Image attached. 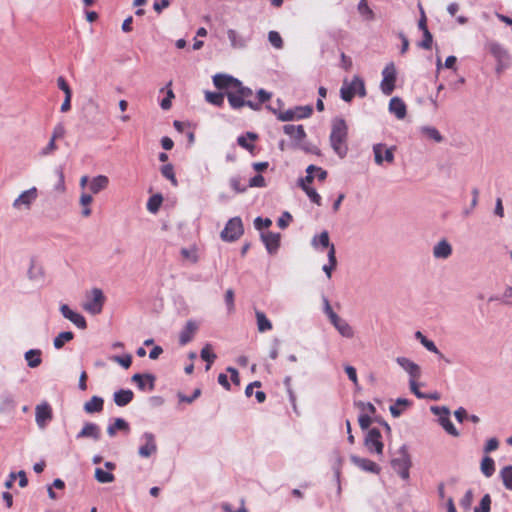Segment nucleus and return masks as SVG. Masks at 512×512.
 Instances as JSON below:
<instances>
[{"label": "nucleus", "instance_id": "f257e3e1", "mask_svg": "<svg viewBox=\"0 0 512 512\" xmlns=\"http://www.w3.org/2000/svg\"><path fill=\"white\" fill-rule=\"evenodd\" d=\"M253 92L250 88L244 87L241 82L238 83V87L232 89L230 92H226L229 104L234 109H239L243 106H249L253 110H259V105L254 104L250 100Z\"/></svg>", "mask_w": 512, "mask_h": 512}, {"label": "nucleus", "instance_id": "f03ea898", "mask_svg": "<svg viewBox=\"0 0 512 512\" xmlns=\"http://www.w3.org/2000/svg\"><path fill=\"white\" fill-rule=\"evenodd\" d=\"M347 125L344 120L340 119L333 123L330 134V142L333 150L341 157L347 154Z\"/></svg>", "mask_w": 512, "mask_h": 512}, {"label": "nucleus", "instance_id": "7ed1b4c3", "mask_svg": "<svg viewBox=\"0 0 512 512\" xmlns=\"http://www.w3.org/2000/svg\"><path fill=\"white\" fill-rule=\"evenodd\" d=\"M486 49L496 59V71L498 73L508 67L510 62V55L507 49H505L501 44L491 41L487 43Z\"/></svg>", "mask_w": 512, "mask_h": 512}, {"label": "nucleus", "instance_id": "20e7f679", "mask_svg": "<svg viewBox=\"0 0 512 512\" xmlns=\"http://www.w3.org/2000/svg\"><path fill=\"white\" fill-rule=\"evenodd\" d=\"M340 92L341 98L346 102L351 101L356 94L364 97L366 95L364 81L359 76H354L350 84L346 85L344 82Z\"/></svg>", "mask_w": 512, "mask_h": 512}, {"label": "nucleus", "instance_id": "39448f33", "mask_svg": "<svg viewBox=\"0 0 512 512\" xmlns=\"http://www.w3.org/2000/svg\"><path fill=\"white\" fill-rule=\"evenodd\" d=\"M244 232L243 223L241 218L234 217L230 219L223 231L221 232V237L225 241H235L239 239Z\"/></svg>", "mask_w": 512, "mask_h": 512}, {"label": "nucleus", "instance_id": "423d86ee", "mask_svg": "<svg viewBox=\"0 0 512 512\" xmlns=\"http://www.w3.org/2000/svg\"><path fill=\"white\" fill-rule=\"evenodd\" d=\"M364 445L370 453L383 454L384 444L382 442V435L377 428H372L368 431L364 439Z\"/></svg>", "mask_w": 512, "mask_h": 512}, {"label": "nucleus", "instance_id": "0eeeda50", "mask_svg": "<svg viewBox=\"0 0 512 512\" xmlns=\"http://www.w3.org/2000/svg\"><path fill=\"white\" fill-rule=\"evenodd\" d=\"M393 469L403 479L409 478V469L411 466L410 457L404 447L399 451V456L391 461Z\"/></svg>", "mask_w": 512, "mask_h": 512}, {"label": "nucleus", "instance_id": "6e6552de", "mask_svg": "<svg viewBox=\"0 0 512 512\" xmlns=\"http://www.w3.org/2000/svg\"><path fill=\"white\" fill-rule=\"evenodd\" d=\"M381 90L385 95H390L395 89L396 69L393 63L386 65L382 71Z\"/></svg>", "mask_w": 512, "mask_h": 512}, {"label": "nucleus", "instance_id": "1a4fd4ad", "mask_svg": "<svg viewBox=\"0 0 512 512\" xmlns=\"http://www.w3.org/2000/svg\"><path fill=\"white\" fill-rule=\"evenodd\" d=\"M104 302H105V296H104L102 290H100L98 288H94L91 291V299L88 300L83 305V308L92 314H99L102 311Z\"/></svg>", "mask_w": 512, "mask_h": 512}, {"label": "nucleus", "instance_id": "9d476101", "mask_svg": "<svg viewBox=\"0 0 512 512\" xmlns=\"http://www.w3.org/2000/svg\"><path fill=\"white\" fill-rule=\"evenodd\" d=\"M60 312L64 318L71 321L77 328L82 330L87 328V322L84 316L73 311L67 304H62L60 306Z\"/></svg>", "mask_w": 512, "mask_h": 512}, {"label": "nucleus", "instance_id": "9b49d317", "mask_svg": "<svg viewBox=\"0 0 512 512\" xmlns=\"http://www.w3.org/2000/svg\"><path fill=\"white\" fill-rule=\"evenodd\" d=\"M141 439L144 441V444L141 445L138 450V454L141 457L148 458L157 452L155 436L152 433H144Z\"/></svg>", "mask_w": 512, "mask_h": 512}, {"label": "nucleus", "instance_id": "f8f14e48", "mask_svg": "<svg viewBox=\"0 0 512 512\" xmlns=\"http://www.w3.org/2000/svg\"><path fill=\"white\" fill-rule=\"evenodd\" d=\"M38 196L37 189L32 187L24 192H22L13 202V207L16 209H20L25 207L29 209L31 204L36 200Z\"/></svg>", "mask_w": 512, "mask_h": 512}, {"label": "nucleus", "instance_id": "ddd939ff", "mask_svg": "<svg viewBox=\"0 0 512 512\" xmlns=\"http://www.w3.org/2000/svg\"><path fill=\"white\" fill-rule=\"evenodd\" d=\"M394 149L387 148L384 144H376L373 147L375 162L381 165L384 161L391 164L394 160Z\"/></svg>", "mask_w": 512, "mask_h": 512}, {"label": "nucleus", "instance_id": "4468645a", "mask_svg": "<svg viewBox=\"0 0 512 512\" xmlns=\"http://www.w3.org/2000/svg\"><path fill=\"white\" fill-rule=\"evenodd\" d=\"M36 423L40 428H44L52 420V408L48 403H42L36 406Z\"/></svg>", "mask_w": 512, "mask_h": 512}, {"label": "nucleus", "instance_id": "2eb2a0df", "mask_svg": "<svg viewBox=\"0 0 512 512\" xmlns=\"http://www.w3.org/2000/svg\"><path fill=\"white\" fill-rule=\"evenodd\" d=\"M239 82L236 78L225 74H217L213 77L214 85L220 90H226V92L237 88Z\"/></svg>", "mask_w": 512, "mask_h": 512}, {"label": "nucleus", "instance_id": "dca6fc26", "mask_svg": "<svg viewBox=\"0 0 512 512\" xmlns=\"http://www.w3.org/2000/svg\"><path fill=\"white\" fill-rule=\"evenodd\" d=\"M261 238L265 244L267 251L270 254H274L277 252V250L280 246V234L279 233H273V232L262 233Z\"/></svg>", "mask_w": 512, "mask_h": 512}, {"label": "nucleus", "instance_id": "f3484780", "mask_svg": "<svg viewBox=\"0 0 512 512\" xmlns=\"http://www.w3.org/2000/svg\"><path fill=\"white\" fill-rule=\"evenodd\" d=\"M100 436H101L100 427L95 423L88 422L83 426L81 431L77 434L76 438L77 439L92 438L93 440L97 441L100 439Z\"/></svg>", "mask_w": 512, "mask_h": 512}, {"label": "nucleus", "instance_id": "a211bd4d", "mask_svg": "<svg viewBox=\"0 0 512 512\" xmlns=\"http://www.w3.org/2000/svg\"><path fill=\"white\" fill-rule=\"evenodd\" d=\"M396 361L410 375V379L420 378L421 369L416 363L405 357H398Z\"/></svg>", "mask_w": 512, "mask_h": 512}, {"label": "nucleus", "instance_id": "6ab92c4d", "mask_svg": "<svg viewBox=\"0 0 512 512\" xmlns=\"http://www.w3.org/2000/svg\"><path fill=\"white\" fill-rule=\"evenodd\" d=\"M351 461L360 469L378 474L380 472V467L372 460L367 458H361L359 456H351Z\"/></svg>", "mask_w": 512, "mask_h": 512}, {"label": "nucleus", "instance_id": "aec40b11", "mask_svg": "<svg viewBox=\"0 0 512 512\" xmlns=\"http://www.w3.org/2000/svg\"><path fill=\"white\" fill-rule=\"evenodd\" d=\"M283 131L285 134L290 136L297 144L302 142V140L306 137V132L304 130L303 125H293L287 124L284 125Z\"/></svg>", "mask_w": 512, "mask_h": 512}, {"label": "nucleus", "instance_id": "412c9836", "mask_svg": "<svg viewBox=\"0 0 512 512\" xmlns=\"http://www.w3.org/2000/svg\"><path fill=\"white\" fill-rule=\"evenodd\" d=\"M197 330L198 325L194 321L189 320L179 335L180 344L186 345L187 343H189L194 337Z\"/></svg>", "mask_w": 512, "mask_h": 512}, {"label": "nucleus", "instance_id": "4be33fe9", "mask_svg": "<svg viewBox=\"0 0 512 512\" xmlns=\"http://www.w3.org/2000/svg\"><path fill=\"white\" fill-rule=\"evenodd\" d=\"M331 323L343 337L352 338L354 336L353 328L346 320L340 318L339 316L331 321Z\"/></svg>", "mask_w": 512, "mask_h": 512}, {"label": "nucleus", "instance_id": "5701e85b", "mask_svg": "<svg viewBox=\"0 0 512 512\" xmlns=\"http://www.w3.org/2000/svg\"><path fill=\"white\" fill-rule=\"evenodd\" d=\"M389 110L393 113L398 119H403L406 116V105L398 97H393L389 102Z\"/></svg>", "mask_w": 512, "mask_h": 512}, {"label": "nucleus", "instance_id": "b1692460", "mask_svg": "<svg viewBox=\"0 0 512 512\" xmlns=\"http://www.w3.org/2000/svg\"><path fill=\"white\" fill-rule=\"evenodd\" d=\"M109 185V179L105 175H98L94 177L89 184V189L93 194H98L105 190Z\"/></svg>", "mask_w": 512, "mask_h": 512}, {"label": "nucleus", "instance_id": "393cba45", "mask_svg": "<svg viewBox=\"0 0 512 512\" xmlns=\"http://www.w3.org/2000/svg\"><path fill=\"white\" fill-rule=\"evenodd\" d=\"M452 254V247L446 241H440L433 249V255L435 258L446 259Z\"/></svg>", "mask_w": 512, "mask_h": 512}, {"label": "nucleus", "instance_id": "a878e982", "mask_svg": "<svg viewBox=\"0 0 512 512\" xmlns=\"http://www.w3.org/2000/svg\"><path fill=\"white\" fill-rule=\"evenodd\" d=\"M134 394L131 390L121 389L114 393V402L117 406L123 407L133 400Z\"/></svg>", "mask_w": 512, "mask_h": 512}, {"label": "nucleus", "instance_id": "bb28decb", "mask_svg": "<svg viewBox=\"0 0 512 512\" xmlns=\"http://www.w3.org/2000/svg\"><path fill=\"white\" fill-rule=\"evenodd\" d=\"M104 400L99 396H93L89 401L84 404L86 413H99L103 410Z\"/></svg>", "mask_w": 512, "mask_h": 512}, {"label": "nucleus", "instance_id": "cd10ccee", "mask_svg": "<svg viewBox=\"0 0 512 512\" xmlns=\"http://www.w3.org/2000/svg\"><path fill=\"white\" fill-rule=\"evenodd\" d=\"M257 328L260 333L272 330L273 326L271 321L266 317L265 313L259 310L255 311Z\"/></svg>", "mask_w": 512, "mask_h": 512}, {"label": "nucleus", "instance_id": "c85d7f7f", "mask_svg": "<svg viewBox=\"0 0 512 512\" xmlns=\"http://www.w3.org/2000/svg\"><path fill=\"white\" fill-rule=\"evenodd\" d=\"M132 381L135 382L140 390H144L146 381L149 382V390L154 389V377L150 374H135L132 377Z\"/></svg>", "mask_w": 512, "mask_h": 512}, {"label": "nucleus", "instance_id": "c756f323", "mask_svg": "<svg viewBox=\"0 0 512 512\" xmlns=\"http://www.w3.org/2000/svg\"><path fill=\"white\" fill-rule=\"evenodd\" d=\"M201 358L207 362L206 370H209L214 363L215 359L217 358L216 354L212 351V345L207 343L204 345V347L201 350L200 353Z\"/></svg>", "mask_w": 512, "mask_h": 512}, {"label": "nucleus", "instance_id": "7c9ffc66", "mask_svg": "<svg viewBox=\"0 0 512 512\" xmlns=\"http://www.w3.org/2000/svg\"><path fill=\"white\" fill-rule=\"evenodd\" d=\"M25 359L28 363V366L31 368L38 367L41 362V351L37 349H31L25 353Z\"/></svg>", "mask_w": 512, "mask_h": 512}, {"label": "nucleus", "instance_id": "2f4dec72", "mask_svg": "<svg viewBox=\"0 0 512 512\" xmlns=\"http://www.w3.org/2000/svg\"><path fill=\"white\" fill-rule=\"evenodd\" d=\"M481 472L487 478L495 473V462L490 456H485L480 465Z\"/></svg>", "mask_w": 512, "mask_h": 512}, {"label": "nucleus", "instance_id": "473e14b6", "mask_svg": "<svg viewBox=\"0 0 512 512\" xmlns=\"http://www.w3.org/2000/svg\"><path fill=\"white\" fill-rule=\"evenodd\" d=\"M74 333L71 331H65L59 333L53 340V345L56 349H61L65 345V343L73 340Z\"/></svg>", "mask_w": 512, "mask_h": 512}, {"label": "nucleus", "instance_id": "72a5a7b5", "mask_svg": "<svg viewBox=\"0 0 512 512\" xmlns=\"http://www.w3.org/2000/svg\"><path fill=\"white\" fill-rule=\"evenodd\" d=\"M410 404L409 400L399 398L394 405L390 406V412L394 417H399Z\"/></svg>", "mask_w": 512, "mask_h": 512}, {"label": "nucleus", "instance_id": "f704fd0d", "mask_svg": "<svg viewBox=\"0 0 512 512\" xmlns=\"http://www.w3.org/2000/svg\"><path fill=\"white\" fill-rule=\"evenodd\" d=\"M118 430H129L128 423L122 418L115 419L114 423L108 426L107 433L109 436L113 437Z\"/></svg>", "mask_w": 512, "mask_h": 512}, {"label": "nucleus", "instance_id": "c9c22d12", "mask_svg": "<svg viewBox=\"0 0 512 512\" xmlns=\"http://www.w3.org/2000/svg\"><path fill=\"white\" fill-rule=\"evenodd\" d=\"M500 478L504 487L512 491V465L505 466L500 470Z\"/></svg>", "mask_w": 512, "mask_h": 512}, {"label": "nucleus", "instance_id": "e433bc0d", "mask_svg": "<svg viewBox=\"0 0 512 512\" xmlns=\"http://www.w3.org/2000/svg\"><path fill=\"white\" fill-rule=\"evenodd\" d=\"M180 253H181L182 258L184 260L188 261L189 263L195 264L199 260L196 247L182 248Z\"/></svg>", "mask_w": 512, "mask_h": 512}, {"label": "nucleus", "instance_id": "4c0bfd02", "mask_svg": "<svg viewBox=\"0 0 512 512\" xmlns=\"http://www.w3.org/2000/svg\"><path fill=\"white\" fill-rule=\"evenodd\" d=\"M257 138L254 133L248 132L246 136H239L237 139L238 144L249 151L254 149L252 142Z\"/></svg>", "mask_w": 512, "mask_h": 512}, {"label": "nucleus", "instance_id": "58836bf2", "mask_svg": "<svg viewBox=\"0 0 512 512\" xmlns=\"http://www.w3.org/2000/svg\"><path fill=\"white\" fill-rule=\"evenodd\" d=\"M162 201L163 198L160 194L151 196L147 202V210L151 213H156L159 210Z\"/></svg>", "mask_w": 512, "mask_h": 512}, {"label": "nucleus", "instance_id": "ea45409f", "mask_svg": "<svg viewBox=\"0 0 512 512\" xmlns=\"http://www.w3.org/2000/svg\"><path fill=\"white\" fill-rule=\"evenodd\" d=\"M227 36L232 47L242 48L245 46L244 40L238 35V33L235 30L229 29L227 31Z\"/></svg>", "mask_w": 512, "mask_h": 512}, {"label": "nucleus", "instance_id": "a19ab883", "mask_svg": "<svg viewBox=\"0 0 512 512\" xmlns=\"http://www.w3.org/2000/svg\"><path fill=\"white\" fill-rule=\"evenodd\" d=\"M416 338L420 340L421 344L430 352L435 354H439V350L434 344L433 341L428 340L420 331H417L415 334Z\"/></svg>", "mask_w": 512, "mask_h": 512}, {"label": "nucleus", "instance_id": "79ce46f5", "mask_svg": "<svg viewBox=\"0 0 512 512\" xmlns=\"http://www.w3.org/2000/svg\"><path fill=\"white\" fill-rule=\"evenodd\" d=\"M95 478L100 483H111L115 479V477L112 473L104 471L101 468H96Z\"/></svg>", "mask_w": 512, "mask_h": 512}, {"label": "nucleus", "instance_id": "37998d69", "mask_svg": "<svg viewBox=\"0 0 512 512\" xmlns=\"http://www.w3.org/2000/svg\"><path fill=\"white\" fill-rule=\"evenodd\" d=\"M172 82L167 84V92L166 97L162 99L160 102V106L163 110H169L172 106V99H174L175 95L173 90L171 89Z\"/></svg>", "mask_w": 512, "mask_h": 512}, {"label": "nucleus", "instance_id": "c03bdc74", "mask_svg": "<svg viewBox=\"0 0 512 512\" xmlns=\"http://www.w3.org/2000/svg\"><path fill=\"white\" fill-rule=\"evenodd\" d=\"M161 174L163 175V177L170 180L173 186H177L178 181L174 173V168L171 164H166L162 166Z\"/></svg>", "mask_w": 512, "mask_h": 512}, {"label": "nucleus", "instance_id": "a18cd8bd", "mask_svg": "<svg viewBox=\"0 0 512 512\" xmlns=\"http://www.w3.org/2000/svg\"><path fill=\"white\" fill-rule=\"evenodd\" d=\"M358 11L367 20L374 19V12L369 7L367 0H360V2L358 4Z\"/></svg>", "mask_w": 512, "mask_h": 512}, {"label": "nucleus", "instance_id": "49530a36", "mask_svg": "<svg viewBox=\"0 0 512 512\" xmlns=\"http://www.w3.org/2000/svg\"><path fill=\"white\" fill-rule=\"evenodd\" d=\"M206 100L218 107H221L224 103V94L216 92H207L205 95Z\"/></svg>", "mask_w": 512, "mask_h": 512}, {"label": "nucleus", "instance_id": "de8ad7c7", "mask_svg": "<svg viewBox=\"0 0 512 512\" xmlns=\"http://www.w3.org/2000/svg\"><path fill=\"white\" fill-rule=\"evenodd\" d=\"M312 243L315 246L320 244L323 248H330L332 245L327 231H323L318 236L314 237Z\"/></svg>", "mask_w": 512, "mask_h": 512}, {"label": "nucleus", "instance_id": "09e8293b", "mask_svg": "<svg viewBox=\"0 0 512 512\" xmlns=\"http://www.w3.org/2000/svg\"><path fill=\"white\" fill-rule=\"evenodd\" d=\"M293 109V113L297 115V120L308 118L311 116L313 109L311 106H297Z\"/></svg>", "mask_w": 512, "mask_h": 512}, {"label": "nucleus", "instance_id": "8fccbe9b", "mask_svg": "<svg viewBox=\"0 0 512 512\" xmlns=\"http://www.w3.org/2000/svg\"><path fill=\"white\" fill-rule=\"evenodd\" d=\"M93 198L90 194L83 193L80 197V203L84 207L82 214L84 217H88L91 215V209L89 205L92 203Z\"/></svg>", "mask_w": 512, "mask_h": 512}, {"label": "nucleus", "instance_id": "3c124183", "mask_svg": "<svg viewBox=\"0 0 512 512\" xmlns=\"http://www.w3.org/2000/svg\"><path fill=\"white\" fill-rule=\"evenodd\" d=\"M316 166L315 165H309L306 169V177L303 179H300L299 186L303 188L304 186H310V184L313 182V179L315 178L314 172H315Z\"/></svg>", "mask_w": 512, "mask_h": 512}, {"label": "nucleus", "instance_id": "603ef678", "mask_svg": "<svg viewBox=\"0 0 512 512\" xmlns=\"http://www.w3.org/2000/svg\"><path fill=\"white\" fill-rule=\"evenodd\" d=\"M268 40L271 43L273 47L276 49H282L283 48V40L281 35L277 31H270L268 33Z\"/></svg>", "mask_w": 512, "mask_h": 512}, {"label": "nucleus", "instance_id": "864d4df0", "mask_svg": "<svg viewBox=\"0 0 512 512\" xmlns=\"http://www.w3.org/2000/svg\"><path fill=\"white\" fill-rule=\"evenodd\" d=\"M302 189L305 191V193L307 194V196L309 197V199L313 203H315L318 206L321 205L322 198H321V196L317 193V191L314 188H312L311 186H304L303 185Z\"/></svg>", "mask_w": 512, "mask_h": 512}, {"label": "nucleus", "instance_id": "5fc2aeb1", "mask_svg": "<svg viewBox=\"0 0 512 512\" xmlns=\"http://www.w3.org/2000/svg\"><path fill=\"white\" fill-rule=\"evenodd\" d=\"M491 510V497L489 494H485L479 504V507H476L474 512H490Z\"/></svg>", "mask_w": 512, "mask_h": 512}, {"label": "nucleus", "instance_id": "6e6d98bb", "mask_svg": "<svg viewBox=\"0 0 512 512\" xmlns=\"http://www.w3.org/2000/svg\"><path fill=\"white\" fill-rule=\"evenodd\" d=\"M274 113L277 115L278 120L280 121H292L297 120V115L293 113V109H288L285 111H279Z\"/></svg>", "mask_w": 512, "mask_h": 512}, {"label": "nucleus", "instance_id": "4d7b16f0", "mask_svg": "<svg viewBox=\"0 0 512 512\" xmlns=\"http://www.w3.org/2000/svg\"><path fill=\"white\" fill-rule=\"evenodd\" d=\"M111 359L125 369H128L132 364V356L130 354L124 356H113Z\"/></svg>", "mask_w": 512, "mask_h": 512}, {"label": "nucleus", "instance_id": "13d9d810", "mask_svg": "<svg viewBox=\"0 0 512 512\" xmlns=\"http://www.w3.org/2000/svg\"><path fill=\"white\" fill-rule=\"evenodd\" d=\"M230 186L236 193H243L247 190V186L241 183V179L239 177L231 178Z\"/></svg>", "mask_w": 512, "mask_h": 512}, {"label": "nucleus", "instance_id": "bf43d9fd", "mask_svg": "<svg viewBox=\"0 0 512 512\" xmlns=\"http://www.w3.org/2000/svg\"><path fill=\"white\" fill-rule=\"evenodd\" d=\"M371 416L372 415H370L369 413H361L359 415L358 422H359V426L361 427L362 430L368 429V427L372 423Z\"/></svg>", "mask_w": 512, "mask_h": 512}, {"label": "nucleus", "instance_id": "052dcab7", "mask_svg": "<svg viewBox=\"0 0 512 512\" xmlns=\"http://www.w3.org/2000/svg\"><path fill=\"white\" fill-rule=\"evenodd\" d=\"M356 406L360 409L361 413H369L370 415H374L376 412V408L370 402H358Z\"/></svg>", "mask_w": 512, "mask_h": 512}, {"label": "nucleus", "instance_id": "680f3d73", "mask_svg": "<svg viewBox=\"0 0 512 512\" xmlns=\"http://www.w3.org/2000/svg\"><path fill=\"white\" fill-rule=\"evenodd\" d=\"M57 85L58 88L64 92L65 96H72V90L64 77H58Z\"/></svg>", "mask_w": 512, "mask_h": 512}, {"label": "nucleus", "instance_id": "e2e57ef3", "mask_svg": "<svg viewBox=\"0 0 512 512\" xmlns=\"http://www.w3.org/2000/svg\"><path fill=\"white\" fill-rule=\"evenodd\" d=\"M423 132L431 139H433L436 142L442 141V136L439 133V131L432 127H426L423 129Z\"/></svg>", "mask_w": 512, "mask_h": 512}, {"label": "nucleus", "instance_id": "0e129e2a", "mask_svg": "<svg viewBox=\"0 0 512 512\" xmlns=\"http://www.w3.org/2000/svg\"><path fill=\"white\" fill-rule=\"evenodd\" d=\"M473 502V493L471 490H468L465 495L460 500V505L465 509L469 510L471 507V504Z\"/></svg>", "mask_w": 512, "mask_h": 512}, {"label": "nucleus", "instance_id": "69168bd1", "mask_svg": "<svg viewBox=\"0 0 512 512\" xmlns=\"http://www.w3.org/2000/svg\"><path fill=\"white\" fill-rule=\"evenodd\" d=\"M441 424H442L443 428L449 434H451L453 436H458V432H457L456 428L454 427L453 423L450 421V419L448 417L447 418H442Z\"/></svg>", "mask_w": 512, "mask_h": 512}, {"label": "nucleus", "instance_id": "338daca9", "mask_svg": "<svg viewBox=\"0 0 512 512\" xmlns=\"http://www.w3.org/2000/svg\"><path fill=\"white\" fill-rule=\"evenodd\" d=\"M65 132L66 131L64 125L59 123L54 127L51 138L55 141L62 139L65 135Z\"/></svg>", "mask_w": 512, "mask_h": 512}, {"label": "nucleus", "instance_id": "774afa93", "mask_svg": "<svg viewBox=\"0 0 512 512\" xmlns=\"http://www.w3.org/2000/svg\"><path fill=\"white\" fill-rule=\"evenodd\" d=\"M254 225L256 229L262 230L264 228H269L272 225V221L269 218L263 219L261 217H257L254 220Z\"/></svg>", "mask_w": 512, "mask_h": 512}]
</instances>
